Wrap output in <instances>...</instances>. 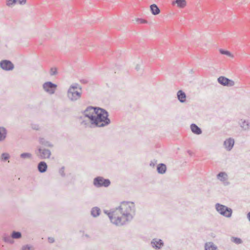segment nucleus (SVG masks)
I'll return each instance as SVG.
<instances>
[{"label":"nucleus","instance_id":"obj_1","mask_svg":"<svg viewBox=\"0 0 250 250\" xmlns=\"http://www.w3.org/2000/svg\"><path fill=\"white\" fill-rule=\"evenodd\" d=\"M94 112L95 115L89 116L91 118L90 128L103 127L110 124L108 112L105 109L97 107Z\"/></svg>","mask_w":250,"mask_h":250},{"label":"nucleus","instance_id":"obj_2","mask_svg":"<svg viewBox=\"0 0 250 250\" xmlns=\"http://www.w3.org/2000/svg\"><path fill=\"white\" fill-rule=\"evenodd\" d=\"M115 209L120 210V214L125 216L127 220H132L135 213V208L134 203L122 202L121 205Z\"/></svg>","mask_w":250,"mask_h":250},{"label":"nucleus","instance_id":"obj_3","mask_svg":"<svg viewBox=\"0 0 250 250\" xmlns=\"http://www.w3.org/2000/svg\"><path fill=\"white\" fill-rule=\"evenodd\" d=\"M110 221L114 225L117 226H121L125 225L126 222L130 221L127 220L125 216L120 214V210L114 209L113 218L110 216Z\"/></svg>","mask_w":250,"mask_h":250},{"label":"nucleus","instance_id":"obj_4","mask_svg":"<svg viewBox=\"0 0 250 250\" xmlns=\"http://www.w3.org/2000/svg\"><path fill=\"white\" fill-rule=\"evenodd\" d=\"M215 208L220 215L227 218L230 217L233 213L231 208L220 203H216L215 205Z\"/></svg>","mask_w":250,"mask_h":250},{"label":"nucleus","instance_id":"obj_5","mask_svg":"<svg viewBox=\"0 0 250 250\" xmlns=\"http://www.w3.org/2000/svg\"><path fill=\"white\" fill-rule=\"evenodd\" d=\"M110 184L111 182L109 179H105L102 176H97L93 179V185L96 188H107Z\"/></svg>","mask_w":250,"mask_h":250},{"label":"nucleus","instance_id":"obj_6","mask_svg":"<svg viewBox=\"0 0 250 250\" xmlns=\"http://www.w3.org/2000/svg\"><path fill=\"white\" fill-rule=\"evenodd\" d=\"M82 95V92L79 91L67 90L66 96L68 99L71 102H76L79 100Z\"/></svg>","mask_w":250,"mask_h":250},{"label":"nucleus","instance_id":"obj_7","mask_svg":"<svg viewBox=\"0 0 250 250\" xmlns=\"http://www.w3.org/2000/svg\"><path fill=\"white\" fill-rule=\"evenodd\" d=\"M42 88L46 92L52 95L55 93L57 88V85L51 82H46L43 84Z\"/></svg>","mask_w":250,"mask_h":250},{"label":"nucleus","instance_id":"obj_8","mask_svg":"<svg viewBox=\"0 0 250 250\" xmlns=\"http://www.w3.org/2000/svg\"><path fill=\"white\" fill-rule=\"evenodd\" d=\"M0 67L5 71H11L14 68V65L11 61L3 60L0 62Z\"/></svg>","mask_w":250,"mask_h":250},{"label":"nucleus","instance_id":"obj_9","mask_svg":"<svg viewBox=\"0 0 250 250\" xmlns=\"http://www.w3.org/2000/svg\"><path fill=\"white\" fill-rule=\"evenodd\" d=\"M217 82L219 84L224 86L230 87L234 85V82L233 81L225 76H220L218 77Z\"/></svg>","mask_w":250,"mask_h":250},{"label":"nucleus","instance_id":"obj_10","mask_svg":"<svg viewBox=\"0 0 250 250\" xmlns=\"http://www.w3.org/2000/svg\"><path fill=\"white\" fill-rule=\"evenodd\" d=\"M38 151L40 153L39 156L41 159H48L51 156V152L48 149L42 148L41 147H39Z\"/></svg>","mask_w":250,"mask_h":250},{"label":"nucleus","instance_id":"obj_11","mask_svg":"<svg viewBox=\"0 0 250 250\" xmlns=\"http://www.w3.org/2000/svg\"><path fill=\"white\" fill-rule=\"evenodd\" d=\"M164 242L160 239L154 238L151 241V245L155 250H160L164 246Z\"/></svg>","mask_w":250,"mask_h":250},{"label":"nucleus","instance_id":"obj_12","mask_svg":"<svg viewBox=\"0 0 250 250\" xmlns=\"http://www.w3.org/2000/svg\"><path fill=\"white\" fill-rule=\"evenodd\" d=\"M96 106H88L82 113L85 117H87L89 119L90 123H91V118L89 116L94 115V114L95 111V108Z\"/></svg>","mask_w":250,"mask_h":250},{"label":"nucleus","instance_id":"obj_13","mask_svg":"<svg viewBox=\"0 0 250 250\" xmlns=\"http://www.w3.org/2000/svg\"><path fill=\"white\" fill-rule=\"evenodd\" d=\"M47 165L44 161L40 162L37 166V169L38 171L41 173L45 172L47 171Z\"/></svg>","mask_w":250,"mask_h":250},{"label":"nucleus","instance_id":"obj_14","mask_svg":"<svg viewBox=\"0 0 250 250\" xmlns=\"http://www.w3.org/2000/svg\"><path fill=\"white\" fill-rule=\"evenodd\" d=\"M234 144V140L232 138H229L224 141V145L227 150H230Z\"/></svg>","mask_w":250,"mask_h":250},{"label":"nucleus","instance_id":"obj_15","mask_svg":"<svg viewBox=\"0 0 250 250\" xmlns=\"http://www.w3.org/2000/svg\"><path fill=\"white\" fill-rule=\"evenodd\" d=\"M190 128L192 132L194 134L200 135L202 133V129L195 124H191Z\"/></svg>","mask_w":250,"mask_h":250},{"label":"nucleus","instance_id":"obj_16","mask_svg":"<svg viewBox=\"0 0 250 250\" xmlns=\"http://www.w3.org/2000/svg\"><path fill=\"white\" fill-rule=\"evenodd\" d=\"M177 96L178 100L180 102L184 103L186 102V94L182 90H179L177 92Z\"/></svg>","mask_w":250,"mask_h":250},{"label":"nucleus","instance_id":"obj_17","mask_svg":"<svg viewBox=\"0 0 250 250\" xmlns=\"http://www.w3.org/2000/svg\"><path fill=\"white\" fill-rule=\"evenodd\" d=\"M39 142L41 145L45 147H53L54 146L50 142L42 137L39 138Z\"/></svg>","mask_w":250,"mask_h":250},{"label":"nucleus","instance_id":"obj_18","mask_svg":"<svg viewBox=\"0 0 250 250\" xmlns=\"http://www.w3.org/2000/svg\"><path fill=\"white\" fill-rule=\"evenodd\" d=\"M101 212V209L98 207H93L90 210V214L94 218H96L100 216Z\"/></svg>","mask_w":250,"mask_h":250},{"label":"nucleus","instance_id":"obj_19","mask_svg":"<svg viewBox=\"0 0 250 250\" xmlns=\"http://www.w3.org/2000/svg\"><path fill=\"white\" fill-rule=\"evenodd\" d=\"M7 130L3 126H0V142L4 141L7 137Z\"/></svg>","mask_w":250,"mask_h":250},{"label":"nucleus","instance_id":"obj_20","mask_svg":"<svg viewBox=\"0 0 250 250\" xmlns=\"http://www.w3.org/2000/svg\"><path fill=\"white\" fill-rule=\"evenodd\" d=\"M150 10L153 15H157L161 12L160 8L156 4H152L150 6Z\"/></svg>","mask_w":250,"mask_h":250},{"label":"nucleus","instance_id":"obj_21","mask_svg":"<svg viewBox=\"0 0 250 250\" xmlns=\"http://www.w3.org/2000/svg\"><path fill=\"white\" fill-rule=\"evenodd\" d=\"M167 166L163 163H160L157 166V171L159 174H163L166 173Z\"/></svg>","mask_w":250,"mask_h":250},{"label":"nucleus","instance_id":"obj_22","mask_svg":"<svg viewBox=\"0 0 250 250\" xmlns=\"http://www.w3.org/2000/svg\"><path fill=\"white\" fill-rule=\"evenodd\" d=\"M205 250H218L217 247L213 242H209L205 243Z\"/></svg>","mask_w":250,"mask_h":250},{"label":"nucleus","instance_id":"obj_23","mask_svg":"<svg viewBox=\"0 0 250 250\" xmlns=\"http://www.w3.org/2000/svg\"><path fill=\"white\" fill-rule=\"evenodd\" d=\"M217 178L220 181L224 182L227 180L228 175L225 172H220L217 175Z\"/></svg>","mask_w":250,"mask_h":250},{"label":"nucleus","instance_id":"obj_24","mask_svg":"<svg viewBox=\"0 0 250 250\" xmlns=\"http://www.w3.org/2000/svg\"><path fill=\"white\" fill-rule=\"evenodd\" d=\"M173 4H177L180 8H184L186 5V0H175L172 2Z\"/></svg>","mask_w":250,"mask_h":250},{"label":"nucleus","instance_id":"obj_25","mask_svg":"<svg viewBox=\"0 0 250 250\" xmlns=\"http://www.w3.org/2000/svg\"><path fill=\"white\" fill-rule=\"evenodd\" d=\"M77 89H78L79 90V91H82V86L79 85V84L78 83H74L69 86L68 89L71 90L73 91H77Z\"/></svg>","mask_w":250,"mask_h":250},{"label":"nucleus","instance_id":"obj_26","mask_svg":"<svg viewBox=\"0 0 250 250\" xmlns=\"http://www.w3.org/2000/svg\"><path fill=\"white\" fill-rule=\"evenodd\" d=\"M240 126L244 130L249 129L250 128V122L244 120L240 123Z\"/></svg>","mask_w":250,"mask_h":250},{"label":"nucleus","instance_id":"obj_27","mask_svg":"<svg viewBox=\"0 0 250 250\" xmlns=\"http://www.w3.org/2000/svg\"><path fill=\"white\" fill-rule=\"evenodd\" d=\"M20 157L23 159H32V155L31 153L29 152H23L20 154Z\"/></svg>","mask_w":250,"mask_h":250},{"label":"nucleus","instance_id":"obj_28","mask_svg":"<svg viewBox=\"0 0 250 250\" xmlns=\"http://www.w3.org/2000/svg\"><path fill=\"white\" fill-rule=\"evenodd\" d=\"M11 237L13 239H20L21 237V233L20 231H13L11 233Z\"/></svg>","mask_w":250,"mask_h":250},{"label":"nucleus","instance_id":"obj_29","mask_svg":"<svg viewBox=\"0 0 250 250\" xmlns=\"http://www.w3.org/2000/svg\"><path fill=\"white\" fill-rule=\"evenodd\" d=\"M10 155L9 153L4 152L2 153L0 156V160L1 161L6 162L10 158Z\"/></svg>","mask_w":250,"mask_h":250},{"label":"nucleus","instance_id":"obj_30","mask_svg":"<svg viewBox=\"0 0 250 250\" xmlns=\"http://www.w3.org/2000/svg\"><path fill=\"white\" fill-rule=\"evenodd\" d=\"M19 0H6V4L7 6L12 7L18 2Z\"/></svg>","mask_w":250,"mask_h":250},{"label":"nucleus","instance_id":"obj_31","mask_svg":"<svg viewBox=\"0 0 250 250\" xmlns=\"http://www.w3.org/2000/svg\"><path fill=\"white\" fill-rule=\"evenodd\" d=\"M58 74V69L56 67H52L50 69L49 74L51 76H54Z\"/></svg>","mask_w":250,"mask_h":250},{"label":"nucleus","instance_id":"obj_32","mask_svg":"<svg viewBox=\"0 0 250 250\" xmlns=\"http://www.w3.org/2000/svg\"><path fill=\"white\" fill-rule=\"evenodd\" d=\"M219 52L221 54L227 55L229 57H233V55L229 51L220 49Z\"/></svg>","mask_w":250,"mask_h":250},{"label":"nucleus","instance_id":"obj_33","mask_svg":"<svg viewBox=\"0 0 250 250\" xmlns=\"http://www.w3.org/2000/svg\"><path fill=\"white\" fill-rule=\"evenodd\" d=\"M3 239L4 241L6 243L12 244L14 242V241L13 240V238L11 237V236H10L9 235H5L3 237Z\"/></svg>","mask_w":250,"mask_h":250},{"label":"nucleus","instance_id":"obj_34","mask_svg":"<svg viewBox=\"0 0 250 250\" xmlns=\"http://www.w3.org/2000/svg\"><path fill=\"white\" fill-rule=\"evenodd\" d=\"M64 169L65 167L63 166L62 167H61L59 170V174L63 178L65 177L66 176L65 173L64 172Z\"/></svg>","mask_w":250,"mask_h":250},{"label":"nucleus","instance_id":"obj_35","mask_svg":"<svg viewBox=\"0 0 250 250\" xmlns=\"http://www.w3.org/2000/svg\"><path fill=\"white\" fill-rule=\"evenodd\" d=\"M114 209H113V210H112L111 211H109L107 210H104V212L107 214L109 217V218L110 219V216L112 218H113V213H114Z\"/></svg>","mask_w":250,"mask_h":250},{"label":"nucleus","instance_id":"obj_36","mask_svg":"<svg viewBox=\"0 0 250 250\" xmlns=\"http://www.w3.org/2000/svg\"><path fill=\"white\" fill-rule=\"evenodd\" d=\"M81 125H84L85 127H89L90 125V123L86 120H83L81 122Z\"/></svg>","mask_w":250,"mask_h":250},{"label":"nucleus","instance_id":"obj_37","mask_svg":"<svg viewBox=\"0 0 250 250\" xmlns=\"http://www.w3.org/2000/svg\"><path fill=\"white\" fill-rule=\"evenodd\" d=\"M21 250H33L31 249V247H30L29 245H26L22 246Z\"/></svg>","mask_w":250,"mask_h":250},{"label":"nucleus","instance_id":"obj_38","mask_svg":"<svg viewBox=\"0 0 250 250\" xmlns=\"http://www.w3.org/2000/svg\"><path fill=\"white\" fill-rule=\"evenodd\" d=\"M136 21L140 22V23H146L147 21L145 19L137 18Z\"/></svg>","mask_w":250,"mask_h":250},{"label":"nucleus","instance_id":"obj_39","mask_svg":"<svg viewBox=\"0 0 250 250\" xmlns=\"http://www.w3.org/2000/svg\"><path fill=\"white\" fill-rule=\"evenodd\" d=\"M31 127L33 129L36 130H39L40 129L39 125L37 124H32Z\"/></svg>","mask_w":250,"mask_h":250},{"label":"nucleus","instance_id":"obj_40","mask_svg":"<svg viewBox=\"0 0 250 250\" xmlns=\"http://www.w3.org/2000/svg\"><path fill=\"white\" fill-rule=\"evenodd\" d=\"M242 240L241 238L239 237H235V244H240L242 243Z\"/></svg>","mask_w":250,"mask_h":250},{"label":"nucleus","instance_id":"obj_41","mask_svg":"<svg viewBox=\"0 0 250 250\" xmlns=\"http://www.w3.org/2000/svg\"><path fill=\"white\" fill-rule=\"evenodd\" d=\"M81 83L83 84H87L88 83V81L86 79H82L80 80Z\"/></svg>","mask_w":250,"mask_h":250},{"label":"nucleus","instance_id":"obj_42","mask_svg":"<svg viewBox=\"0 0 250 250\" xmlns=\"http://www.w3.org/2000/svg\"><path fill=\"white\" fill-rule=\"evenodd\" d=\"M48 241L50 243H53L55 242V239L53 237H49L48 238Z\"/></svg>","mask_w":250,"mask_h":250},{"label":"nucleus","instance_id":"obj_43","mask_svg":"<svg viewBox=\"0 0 250 250\" xmlns=\"http://www.w3.org/2000/svg\"><path fill=\"white\" fill-rule=\"evenodd\" d=\"M26 0H19L18 3L21 5H24L26 3Z\"/></svg>","mask_w":250,"mask_h":250},{"label":"nucleus","instance_id":"obj_44","mask_svg":"<svg viewBox=\"0 0 250 250\" xmlns=\"http://www.w3.org/2000/svg\"><path fill=\"white\" fill-rule=\"evenodd\" d=\"M156 162H157V161H156L155 160H154V161H151V162L149 164L150 166L153 167H154Z\"/></svg>","mask_w":250,"mask_h":250},{"label":"nucleus","instance_id":"obj_45","mask_svg":"<svg viewBox=\"0 0 250 250\" xmlns=\"http://www.w3.org/2000/svg\"><path fill=\"white\" fill-rule=\"evenodd\" d=\"M135 69L137 71H139L141 69V66L139 64H137Z\"/></svg>","mask_w":250,"mask_h":250},{"label":"nucleus","instance_id":"obj_46","mask_svg":"<svg viewBox=\"0 0 250 250\" xmlns=\"http://www.w3.org/2000/svg\"><path fill=\"white\" fill-rule=\"evenodd\" d=\"M247 218L249 221L250 222V211L247 214Z\"/></svg>","mask_w":250,"mask_h":250},{"label":"nucleus","instance_id":"obj_47","mask_svg":"<svg viewBox=\"0 0 250 250\" xmlns=\"http://www.w3.org/2000/svg\"><path fill=\"white\" fill-rule=\"evenodd\" d=\"M234 240H235L234 236H232V237H231V241L232 242L234 243Z\"/></svg>","mask_w":250,"mask_h":250},{"label":"nucleus","instance_id":"obj_48","mask_svg":"<svg viewBox=\"0 0 250 250\" xmlns=\"http://www.w3.org/2000/svg\"><path fill=\"white\" fill-rule=\"evenodd\" d=\"M187 152L188 153V154H189V155H192V152H191L190 150H188L187 151Z\"/></svg>","mask_w":250,"mask_h":250},{"label":"nucleus","instance_id":"obj_49","mask_svg":"<svg viewBox=\"0 0 250 250\" xmlns=\"http://www.w3.org/2000/svg\"><path fill=\"white\" fill-rule=\"evenodd\" d=\"M85 236L86 237H89V235L88 234H85Z\"/></svg>","mask_w":250,"mask_h":250},{"label":"nucleus","instance_id":"obj_50","mask_svg":"<svg viewBox=\"0 0 250 250\" xmlns=\"http://www.w3.org/2000/svg\"><path fill=\"white\" fill-rule=\"evenodd\" d=\"M190 73H192V72H193V69H191V70H190Z\"/></svg>","mask_w":250,"mask_h":250},{"label":"nucleus","instance_id":"obj_51","mask_svg":"<svg viewBox=\"0 0 250 250\" xmlns=\"http://www.w3.org/2000/svg\"><path fill=\"white\" fill-rule=\"evenodd\" d=\"M224 184H225V185H227L228 184V183L226 182V183H224Z\"/></svg>","mask_w":250,"mask_h":250},{"label":"nucleus","instance_id":"obj_52","mask_svg":"<svg viewBox=\"0 0 250 250\" xmlns=\"http://www.w3.org/2000/svg\"><path fill=\"white\" fill-rule=\"evenodd\" d=\"M83 118V117L82 116H81V117H80V119H82Z\"/></svg>","mask_w":250,"mask_h":250}]
</instances>
